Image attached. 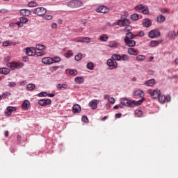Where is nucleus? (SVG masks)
<instances>
[{"label":"nucleus","instance_id":"obj_1","mask_svg":"<svg viewBox=\"0 0 178 178\" xmlns=\"http://www.w3.org/2000/svg\"><path fill=\"white\" fill-rule=\"evenodd\" d=\"M145 98L143 97L142 99L138 101H131L129 100V99L127 98H122L121 99V104L122 105H124V106H128L129 108H134V106H138V105H141L143 102H144Z\"/></svg>","mask_w":178,"mask_h":178},{"label":"nucleus","instance_id":"obj_2","mask_svg":"<svg viewBox=\"0 0 178 178\" xmlns=\"http://www.w3.org/2000/svg\"><path fill=\"white\" fill-rule=\"evenodd\" d=\"M67 5L69 8H80L81 6H83V2L80 0H72L69 1Z\"/></svg>","mask_w":178,"mask_h":178},{"label":"nucleus","instance_id":"obj_3","mask_svg":"<svg viewBox=\"0 0 178 178\" xmlns=\"http://www.w3.org/2000/svg\"><path fill=\"white\" fill-rule=\"evenodd\" d=\"M136 10H138L140 13H143V15H148L149 13V10L148 9V7L143 5H138L135 7Z\"/></svg>","mask_w":178,"mask_h":178},{"label":"nucleus","instance_id":"obj_4","mask_svg":"<svg viewBox=\"0 0 178 178\" xmlns=\"http://www.w3.org/2000/svg\"><path fill=\"white\" fill-rule=\"evenodd\" d=\"M130 19L127 18H122V19H119L117 22V26H120V27H126L130 24Z\"/></svg>","mask_w":178,"mask_h":178},{"label":"nucleus","instance_id":"obj_5","mask_svg":"<svg viewBox=\"0 0 178 178\" xmlns=\"http://www.w3.org/2000/svg\"><path fill=\"white\" fill-rule=\"evenodd\" d=\"M33 13L38 16H44L47 13V9L44 7H39L33 10Z\"/></svg>","mask_w":178,"mask_h":178},{"label":"nucleus","instance_id":"obj_6","mask_svg":"<svg viewBox=\"0 0 178 178\" xmlns=\"http://www.w3.org/2000/svg\"><path fill=\"white\" fill-rule=\"evenodd\" d=\"M7 66L11 69V70H15V69H20L23 67V64L20 63H8Z\"/></svg>","mask_w":178,"mask_h":178},{"label":"nucleus","instance_id":"obj_7","mask_svg":"<svg viewBox=\"0 0 178 178\" xmlns=\"http://www.w3.org/2000/svg\"><path fill=\"white\" fill-rule=\"evenodd\" d=\"M38 104L40 106H47V105H51L52 101L50 99H42L38 101Z\"/></svg>","mask_w":178,"mask_h":178},{"label":"nucleus","instance_id":"obj_8","mask_svg":"<svg viewBox=\"0 0 178 178\" xmlns=\"http://www.w3.org/2000/svg\"><path fill=\"white\" fill-rule=\"evenodd\" d=\"M107 65L111 69H118V62L113 61V59H108L107 60Z\"/></svg>","mask_w":178,"mask_h":178},{"label":"nucleus","instance_id":"obj_9","mask_svg":"<svg viewBox=\"0 0 178 178\" xmlns=\"http://www.w3.org/2000/svg\"><path fill=\"white\" fill-rule=\"evenodd\" d=\"M98 104H99V100L93 99L89 102V106L92 108V109H97L98 107Z\"/></svg>","mask_w":178,"mask_h":178},{"label":"nucleus","instance_id":"obj_10","mask_svg":"<svg viewBox=\"0 0 178 178\" xmlns=\"http://www.w3.org/2000/svg\"><path fill=\"white\" fill-rule=\"evenodd\" d=\"M26 55L29 56H34L35 55V48L34 47H28L26 49Z\"/></svg>","mask_w":178,"mask_h":178},{"label":"nucleus","instance_id":"obj_11","mask_svg":"<svg viewBox=\"0 0 178 178\" xmlns=\"http://www.w3.org/2000/svg\"><path fill=\"white\" fill-rule=\"evenodd\" d=\"M156 94L158 95L159 102H160V104H163L166 100V96L161 95V90H157Z\"/></svg>","mask_w":178,"mask_h":178},{"label":"nucleus","instance_id":"obj_12","mask_svg":"<svg viewBox=\"0 0 178 178\" xmlns=\"http://www.w3.org/2000/svg\"><path fill=\"white\" fill-rule=\"evenodd\" d=\"M97 12L100 13H108V12H109V8L105 6H100L97 8Z\"/></svg>","mask_w":178,"mask_h":178},{"label":"nucleus","instance_id":"obj_13","mask_svg":"<svg viewBox=\"0 0 178 178\" xmlns=\"http://www.w3.org/2000/svg\"><path fill=\"white\" fill-rule=\"evenodd\" d=\"M75 42H86L89 43L90 41V38L85 37V38H78L74 39Z\"/></svg>","mask_w":178,"mask_h":178},{"label":"nucleus","instance_id":"obj_14","mask_svg":"<svg viewBox=\"0 0 178 178\" xmlns=\"http://www.w3.org/2000/svg\"><path fill=\"white\" fill-rule=\"evenodd\" d=\"M168 37L170 40H175L177 37V33L174 30L170 31L168 33Z\"/></svg>","mask_w":178,"mask_h":178},{"label":"nucleus","instance_id":"obj_15","mask_svg":"<svg viewBox=\"0 0 178 178\" xmlns=\"http://www.w3.org/2000/svg\"><path fill=\"white\" fill-rule=\"evenodd\" d=\"M42 63L44 65H52V58L51 57H45L42 60Z\"/></svg>","mask_w":178,"mask_h":178},{"label":"nucleus","instance_id":"obj_16","mask_svg":"<svg viewBox=\"0 0 178 178\" xmlns=\"http://www.w3.org/2000/svg\"><path fill=\"white\" fill-rule=\"evenodd\" d=\"M143 27H151V26H152V22H151V19H143V23H142Z\"/></svg>","mask_w":178,"mask_h":178},{"label":"nucleus","instance_id":"obj_17","mask_svg":"<svg viewBox=\"0 0 178 178\" xmlns=\"http://www.w3.org/2000/svg\"><path fill=\"white\" fill-rule=\"evenodd\" d=\"M73 113H80L81 112V107L79 104H75L72 107Z\"/></svg>","mask_w":178,"mask_h":178},{"label":"nucleus","instance_id":"obj_18","mask_svg":"<svg viewBox=\"0 0 178 178\" xmlns=\"http://www.w3.org/2000/svg\"><path fill=\"white\" fill-rule=\"evenodd\" d=\"M137 37V35H134L131 32H128L126 34L125 38L124 39V41H127L129 40H133V38Z\"/></svg>","mask_w":178,"mask_h":178},{"label":"nucleus","instance_id":"obj_19","mask_svg":"<svg viewBox=\"0 0 178 178\" xmlns=\"http://www.w3.org/2000/svg\"><path fill=\"white\" fill-rule=\"evenodd\" d=\"M31 11L29 9H22L20 10V15L22 16H30Z\"/></svg>","mask_w":178,"mask_h":178},{"label":"nucleus","instance_id":"obj_20","mask_svg":"<svg viewBox=\"0 0 178 178\" xmlns=\"http://www.w3.org/2000/svg\"><path fill=\"white\" fill-rule=\"evenodd\" d=\"M165 20H166V17L163 15H159L156 18L157 23H164Z\"/></svg>","mask_w":178,"mask_h":178},{"label":"nucleus","instance_id":"obj_21","mask_svg":"<svg viewBox=\"0 0 178 178\" xmlns=\"http://www.w3.org/2000/svg\"><path fill=\"white\" fill-rule=\"evenodd\" d=\"M108 47L109 48H118V47H119V42L115 40L110 41L108 42Z\"/></svg>","mask_w":178,"mask_h":178},{"label":"nucleus","instance_id":"obj_22","mask_svg":"<svg viewBox=\"0 0 178 178\" xmlns=\"http://www.w3.org/2000/svg\"><path fill=\"white\" fill-rule=\"evenodd\" d=\"M128 47H136V41L133 40H124Z\"/></svg>","mask_w":178,"mask_h":178},{"label":"nucleus","instance_id":"obj_23","mask_svg":"<svg viewBox=\"0 0 178 178\" xmlns=\"http://www.w3.org/2000/svg\"><path fill=\"white\" fill-rule=\"evenodd\" d=\"M74 81L76 84H83L84 83V78L83 76H76L74 79Z\"/></svg>","mask_w":178,"mask_h":178},{"label":"nucleus","instance_id":"obj_24","mask_svg":"<svg viewBox=\"0 0 178 178\" xmlns=\"http://www.w3.org/2000/svg\"><path fill=\"white\" fill-rule=\"evenodd\" d=\"M149 38H155L156 37V29L152 30L148 33Z\"/></svg>","mask_w":178,"mask_h":178},{"label":"nucleus","instance_id":"obj_25","mask_svg":"<svg viewBox=\"0 0 178 178\" xmlns=\"http://www.w3.org/2000/svg\"><path fill=\"white\" fill-rule=\"evenodd\" d=\"M16 111V108L13 107V106H8L7 107V113L6 114L8 115V116H10V115H12V112Z\"/></svg>","mask_w":178,"mask_h":178},{"label":"nucleus","instance_id":"obj_26","mask_svg":"<svg viewBox=\"0 0 178 178\" xmlns=\"http://www.w3.org/2000/svg\"><path fill=\"white\" fill-rule=\"evenodd\" d=\"M145 86H148L149 87H152L155 84V79H152L148 80L145 83Z\"/></svg>","mask_w":178,"mask_h":178},{"label":"nucleus","instance_id":"obj_27","mask_svg":"<svg viewBox=\"0 0 178 178\" xmlns=\"http://www.w3.org/2000/svg\"><path fill=\"white\" fill-rule=\"evenodd\" d=\"M128 54H129V55H134V56H136L138 54V52H137V50L133 48H129L128 49Z\"/></svg>","mask_w":178,"mask_h":178},{"label":"nucleus","instance_id":"obj_28","mask_svg":"<svg viewBox=\"0 0 178 178\" xmlns=\"http://www.w3.org/2000/svg\"><path fill=\"white\" fill-rule=\"evenodd\" d=\"M66 73H69L71 76H77V71L76 70H66Z\"/></svg>","mask_w":178,"mask_h":178},{"label":"nucleus","instance_id":"obj_29","mask_svg":"<svg viewBox=\"0 0 178 178\" xmlns=\"http://www.w3.org/2000/svg\"><path fill=\"white\" fill-rule=\"evenodd\" d=\"M109 37H108V35L103 34L100 36L99 40L100 41H103L104 42H106L108 41Z\"/></svg>","mask_w":178,"mask_h":178},{"label":"nucleus","instance_id":"obj_30","mask_svg":"<svg viewBox=\"0 0 178 178\" xmlns=\"http://www.w3.org/2000/svg\"><path fill=\"white\" fill-rule=\"evenodd\" d=\"M0 73L2 74H9V73H10V70L9 68L3 67L1 68Z\"/></svg>","mask_w":178,"mask_h":178},{"label":"nucleus","instance_id":"obj_31","mask_svg":"<svg viewBox=\"0 0 178 178\" xmlns=\"http://www.w3.org/2000/svg\"><path fill=\"white\" fill-rule=\"evenodd\" d=\"M134 95L136 97H144V92L142 90H138L135 91Z\"/></svg>","mask_w":178,"mask_h":178},{"label":"nucleus","instance_id":"obj_32","mask_svg":"<svg viewBox=\"0 0 178 178\" xmlns=\"http://www.w3.org/2000/svg\"><path fill=\"white\" fill-rule=\"evenodd\" d=\"M29 106H30V102H29L28 100H25L22 105V108L27 109Z\"/></svg>","mask_w":178,"mask_h":178},{"label":"nucleus","instance_id":"obj_33","mask_svg":"<svg viewBox=\"0 0 178 178\" xmlns=\"http://www.w3.org/2000/svg\"><path fill=\"white\" fill-rule=\"evenodd\" d=\"M35 48L38 51H44V49H47V47L43 44H36Z\"/></svg>","mask_w":178,"mask_h":178},{"label":"nucleus","instance_id":"obj_34","mask_svg":"<svg viewBox=\"0 0 178 178\" xmlns=\"http://www.w3.org/2000/svg\"><path fill=\"white\" fill-rule=\"evenodd\" d=\"M112 59H113V60H122V56L119 54H113Z\"/></svg>","mask_w":178,"mask_h":178},{"label":"nucleus","instance_id":"obj_35","mask_svg":"<svg viewBox=\"0 0 178 178\" xmlns=\"http://www.w3.org/2000/svg\"><path fill=\"white\" fill-rule=\"evenodd\" d=\"M28 6H29V8H35L36 6H38V3L35 1H30L28 3Z\"/></svg>","mask_w":178,"mask_h":178},{"label":"nucleus","instance_id":"obj_36","mask_svg":"<svg viewBox=\"0 0 178 178\" xmlns=\"http://www.w3.org/2000/svg\"><path fill=\"white\" fill-rule=\"evenodd\" d=\"M135 115L137 118H141L143 116V111L141 110H136L135 111Z\"/></svg>","mask_w":178,"mask_h":178},{"label":"nucleus","instance_id":"obj_37","mask_svg":"<svg viewBox=\"0 0 178 178\" xmlns=\"http://www.w3.org/2000/svg\"><path fill=\"white\" fill-rule=\"evenodd\" d=\"M156 90H148V94H149L150 95V96L152 97V98H156L155 97V94H156Z\"/></svg>","mask_w":178,"mask_h":178},{"label":"nucleus","instance_id":"obj_38","mask_svg":"<svg viewBox=\"0 0 178 178\" xmlns=\"http://www.w3.org/2000/svg\"><path fill=\"white\" fill-rule=\"evenodd\" d=\"M35 85L33 83H29L27 86V89L29 90V91H33V90H35Z\"/></svg>","mask_w":178,"mask_h":178},{"label":"nucleus","instance_id":"obj_39","mask_svg":"<svg viewBox=\"0 0 178 178\" xmlns=\"http://www.w3.org/2000/svg\"><path fill=\"white\" fill-rule=\"evenodd\" d=\"M56 88L58 89V90H61V88H67V84H60V83H58L57 84L56 86Z\"/></svg>","mask_w":178,"mask_h":178},{"label":"nucleus","instance_id":"obj_40","mask_svg":"<svg viewBox=\"0 0 178 178\" xmlns=\"http://www.w3.org/2000/svg\"><path fill=\"white\" fill-rule=\"evenodd\" d=\"M58 62H60V57L55 56L52 58V63H58Z\"/></svg>","mask_w":178,"mask_h":178},{"label":"nucleus","instance_id":"obj_41","mask_svg":"<svg viewBox=\"0 0 178 178\" xmlns=\"http://www.w3.org/2000/svg\"><path fill=\"white\" fill-rule=\"evenodd\" d=\"M145 59V56L144 55H139L136 56V60L138 62H141V60H144Z\"/></svg>","mask_w":178,"mask_h":178},{"label":"nucleus","instance_id":"obj_42","mask_svg":"<svg viewBox=\"0 0 178 178\" xmlns=\"http://www.w3.org/2000/svg\"><path fill=\"white\" fill-rule=\"evenodd\" d=\"M19 21L21 22V23L22 24H24L27 23V22H29V19L27 18H26V17H22L19 19Z\"/></svg>","mask_w":178,"mask_h":178},{"label":"nucleus","instance_id":"obj_43","mask_svg":"<svg viewBox=\"0 0 178 178\" xmlns=\"http://www.w3.org/2000/svg\"><path fill=\"white\" fill-rule=\"evenodd\" d=\"M81 58H83V54H81V53L78 54L76 56H75V60H77V62H79V60H81Z\"/></svg>","mask_w":178,"mask_h":178},{"label":"nucleus","instance_id":"obj_44","mask_svg":"<svg viewBox=\"0 0 178 178\" xmlns=\"http://www.w3.org/2000/svg\"><path fill=\"white\" fill-rule=\"evenodd\" d=\"M12 44H13V42H11L10 41L8 40L3 42V47H9L12 45Z\"/></svg>","mask_w":178,"mask_h":178},{"label":"nucleus","instance_id":"obj_45","mask_svg":"<svg viewBox=\"0 0 178 178\" xmlns=\"http://www.w3.org/2000/svg\"><path fill=\"white\" fill-rule=\"evenodd\" d=\"M131 20H135V21L138 20V14H133V15H131Z\"/></svg>","mask_w":178,"mask_h":178},{"label":"nucleus","instance_id":"obj_46","mask_svg":"<svg viewBox=\"0 0 178 178\" xmlns=\"http://www.w3.org/2000/svg\"><path fill=\"white\" fill-rule=\"evenodd\" d=\"M87 68L90 70H94V64L92 63H88L87 64Z\"/></svg>","mask_w":178,"mask_h":178},{"label":"nucleus","instance_id":"obj_47","mask_svg":"<svg viewBox=\"0 0 178 178\" xmlns=\"http://www.w3.org/2000/svg\"><path fill=\"white\" fill-rule=\"evenodd\" d=\"M129 56L127 54H124L121 56V59L124 61L129 60Z\"/></svg>","mask_w":178,"mask_h":178},{"label":"nucleus","instance_id":"obj_48","mask_svg":"<svg viewBox=\"0 0 178 178\" xmlns=\"http://www.w3.org/2000/svg\"><path fill=\"white\" fill-rule=\"evenodd\" d=\"M132 27L130 25H127V26H125L124 31H131L132 30Z\"/></svg>","mask_w":178,"mask_h":178},{"label":"nucleus","instance_id":"obj_49","mask_svg":"<svg viewBox=\"0 0 178 178\" xmlns=\"http://www.w3.org/2000/svg\"><path fill=\"white\" fill-rule=\"evenodd\" d=\"M10 95H11L10 92H5L3 93L2 97L3 98H6V97H10Z\"/></svg>","mask_w":178,"mask_h":178},{"label":"nucleus","instance_id":"obj_50","mask_svg":"<svg viewBox=\"0 0 178 178\" xmlns=\"http://www.w3.org/2000/svg\"><path fill=\"white\" fill-rule=\"evenodd\" d=\"M39 97H48V93L47 92H42L38 95Z\"/></svg>","mask_w":178,"mask_h":178},{"label":"nucleus","instance_id":"obj_51","mask_svg":"<svg viewBox=\"0 0 178 178\" xmlns=\"http://www.w3.org/2000/svg\"><path fill=\"white\" fill-rule=\"evenodd\" d=\"M160 12L161 13H169V9L168 8H161V9H160Z\"/></svg>","mask_w":178,"mask_h":178},{"label":"nucleus","instance_id":"obj_52","mask_svg":"<svg viewBox=\"0 0 178 178\" xmlns=\"http://www.w3.org/2000/svg\"><path fill=\"white\" fill-rule=\"evenodd\" d=\"M82 122H84V123H88V118L87 116L83 115L81 118Z\"/></svg>","mask_w":178,"mask_h":178},{"label":"nucleus","instance_id":"obj_53","mask_svg":"<svg viewBox=\"0 0 178 178\" xmlns=\"http://www.w3.org/2000/svg\"><path fill=\"white\" fill-rule=\"evenodd\" d=\"M59 69L58 66H53L50 67V72H56V70Z\"/></svg>","mask_w":178,"mask_h":178},{"label":"nucleus","instance_id":"obj_54","mask_svg":"<svg viewBox=\"0 0 178 178\" xmlns=\"http://www.w3.org/2000/svg\"><path fill=\"white\" fill-rule=\"evenodd\" d=\"M8 87H16V82H9L8 83Z\"/></svg>","mask_w":178,"mask_h":178},{"label":"nucleus","instance_id":"obj_55","mask_svg":"<svg viewBox=\"0 0 178 178\" xmlns=\"http://www.w3.org/2000/svg\"><path fill=\"white\" fill-rule=\"evenodd\" d=\"M150 47H156V41H155V40L151 41Z\"/></svg>","mask_w":178,"mask_h":178},{"label":"nucleus","instance_id":"obj_56","mask_svg":"<svg viewBox=\"0 0 178 178\" xmlns=\"http://www.w3.org/2000/svg\"><path fill=\"white\" fill-rule=\"evenodd\" d=\"M44 19H46V20H52V15H45Z\"/></svg>","mask_w":178,"mask_h":178},{"label":"nucleus","instance_id":"obj_57","mask_svg":"<svg viewBox=\"0 0 178 178\" xmlns=\"http://www.w3.org/2000/svg\"><path fill=\"white\" fill-rule=\"evenodd\" d=\"M108 102H110L111 104H115V98L113 97H110L108 98Z\"/></svg>","mask_w":178,"mask_h":178},{"label":"nucleus","instance_id":"obj_58","mask_svg":"<svg viewBox=\"0 0 178 178\" xmlns=\"http://www.w3.org/2000/svg\"><path fill=\"white\" fill-rule=\"evenodd\" d=\"M38 56H43V55H45V51H40L37 53Z\"/></svg>","mask_w":178,"mask_h":178},{"label":"nucleus","instance_id":"obj_59","mask_svg":"<svg viewBox=\"0 0 178 178\" xmlns=\"http://www.w3.org/2000/svg\"><path fill=\"white\" fill-rule=\"evenodd\" d=\"M170 99H171L170 95H167L165 97V101H167V102H170Z\"/></svg>","mask_w":178,"mask_h":178},{"label":"nucleus","instance_id":"obj_60","mask_svg":"<svg viewBox=\"0 0 178 178\" xmlns=\"http://www.w3.org/2000/svg\"><path fill=\"white\" fill-rule=\"evenodd\" d=\"M16 24L18 26V27H23V24L20 21L17 22Z\"/></svg>","mask_w":178,"mask_h":178},{"label":"nucleus","instance_id":"obj_61","mask_svg":"<svg viewBox=\"0 0 178 178\" xmlns=\"http://www.w3.org/2000/svg\"><path fill=\"white\" fill-rule=\"evenodd\" d=\"M51 28H53V29H58V24L56 23H53L51 24Z\"/></svg>","mask_w":178,"mask_h":178},{"label":"nucleus","instance_id":"obj_62","mask_svg":"<svg viewBox=\"0 0 178 178\" xmlns=\"http://www.w3.org/2000/svg\"><path fill=\"white\" fill-rule=\"evenodd\" d=\"M138 35H139V37H144V35H145L144 31H140L138 33Z\"/></svg>","mask_w":178,"mask_h":178},{"label":"nucleus","instance_id":"obj_63","mask_svg":"<svg viewBox=\"0 0 178 178\" xmlns=\"http://www.w3.org/2000/svg\"><path fill=\"white\" fill-rule=\"evenodd\" d=\"M115 118L119 119L120 118H122V113H117L115 114Z\"/></svg>","mask_w":178,"mask_h":178},{"label":"nucleus","instance_id":"obj_64","mask_svg":"<svg viewBox=\"0 0 178 178\" xmlns=\"http://www.w3.org/2000/svg\"><path fill=\"white\" fill-rule=\"evenodd\" d=\"M114 109H119V108H122V105H116V106H114Z\"/></svg>","mask_w":178,"mask_h":178}]
</instances>
